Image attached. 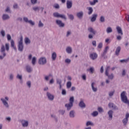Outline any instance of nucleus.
Listing matches in <instances>:
<instances>
[{
    "label": "nucleus",
    "mask_w": 129,
    "mask_h": 129,
    "mask_svg": "<svg viewBox=\"0 0 129 129\" xmlns=\"http://www.w3.org/2000/svg\"><path fill=\"white\" fill-rule=\"evenodd\" d=\"M120 97L121 101L123 102V103H125L126 104H128L129 106V100L127 99V96H126V92L123 91L120 94Z\"/></svg>",
    "instance_id": "f257e3e1"
},
{
    "label": "nucleus",
    "mask_w": 129,
    "mask_h": 129,
    "mask_svg": "<svg viewBox=\"0 0 129 129\" xmlns=\"http://www.w3.org/2000/svg\"><path fill=\"white\" fill-rule=\"evenodd\" d=\"M18 51L22 52L24 50V44L23 43V36H21L20 40L18 42Z\"/></svg>",
    "instance_id": "f03ea898"
},
{
    "label": "nucleus",
    "mask_w": 129,
    "mask_h": 129,
    "mask_svg": "<svg viewBox=\"0 0 129 129\" xmlns=\"http://www.w3.org/2000/svg\"><path fill=\"white\" fill-rule=\"evenodd\" d=\"M5 51H6V48L5 47V45L4 44H2L1 46V53H2L3 55H0V60H3L4 58H5L6 56H7V53H6Z\"/></svg>",
    "instance_id": "7ed1b4c3"
},
{
    "label": "nucleus",
    "mask_w": 129,
    "mask_h": 129,
    "mask_svg": "<svg viewBox=\"0 0 129 129\" xmlns=\"http://www.w3.org/2000/svg\"><path fill=\"white\" fill-rule=\"evenodd\" d=\"M47 63V59L45 57H40L38 60V64L40 65H45Z\"/></svg>",
    "instance_id": "20e7f679"
},
{
    "label": "nucleus",
    "mask_w": 129,
    "mask_h": 129,
    "mask_svg": "<svg viewBox=\"0 0 129 129\" xmlns=\"http://www.w3.org/2000/svg\"><path fill=\"white\" fill-rule=\"evenodd\" d=\"M89 57L92 60H96L98 57V55L96 52H93L90 54Z\"/></svg>",
    "instance_id": "39448f33"
},
{
    "label": "nucleus",
    "mask_w": 129,
    "mask_h": 129,
    "mask_svg": "<svg viewBox=\"0 0 129 129\" xmlns=\"http://www.w3.org/2000/svg\"><path fill=\"white\" fill-rule=\"evenodd\" d=\"M21 122L23 127H28V126H29V121L22 119L21 120Z\"/></svg>",
    "instance_id": "423d86ee"
},
{
    "label": "nucleus",
    "mask_w": 129,
    "mask_h": 129,
    "mask_svg": "<svg viewBox=\"0 0 129 129\" xmlns=\"http://www.w3.org/2000/svg\"><path fill=\"white\" fill-rule=\"evenodd\" d=\"M56 24L59 27V28H64L65 27V24L62 22V21L60 20H57L56 21Z\"/></svg>",
    "instance_id": "0eeeda50"
},
{
    "label": "nucleus",
    "mask_w": 129,
    "mask_h": 129,
    "mask_svg": "<svg viewBox=\"0 0 129 129\" xmlns=\"http://www.w3.org/2000/svg\"><path fill=\"white\" fill-rule=\"evenodd\" d=\"M128 117H129V113H127L125 114V118L122 120V122L124 125H126V123H127V121H128Z\"/></svg>",
    "instance_id": "6e6552de"
},
{
    "label": "nucleus",
    "mask_w": 129,
    "mask_h": 129,
    "mask_svg": "<svg viewBox=\"0 0 129 129\" xmlns=\"http://www.w3.org/2000/svg\"><path fill=\"white\" fill-rule=\"evenodd\" d=\"M46 96H47L49 100H50V101H53L54 100V96L53 95L50 93V92H47L46 93Z\"/></svg>",
    "instance_id": "1a4fd4ad"
},
{
    "label": "nucleus",
    "mask_w": 129,
    "mask_h": 129,
    "mask_svg": "<svg viewBox=\"0 0 129 129\" xmlns=\"http://www.w3.org/2000/svg\"><path fill=\"white\" fill-rule=\"evenodd\" d=\"M108 106L109 107H110V108H111L114 109V110H118V109L117 106L114 105V104H113V103H109Z\"/></svg>",
    "instance_id": "9d476101"
},
{
    "label": "nucleus",
    "mask_w": 129,
    "mask_h": 129,
    "mask_svg": "<svg viewBox=\"0 0 129 129\" xmlns=\"http://www.w3.org/2000/svg\"><path fill=\"white\" fill-rule=\"evenodd\" d=\"M98 17V15L96 14H94L92 15V17L91 18V22H95L96 21V19Z\"/></svg>",
    "instance_id": "9b49d317"
},
{
    "label": "nucleus",
    "mask_w": 129,
    "mask_h": 129,
    "mask_svg": "<svg viewBox=\"0 0 129 129\" xmlns=\"http://www.w3.org/2000/svg\"><path fill=\"white\" fill-rule=\"evenodd\" d=\"M121 50V47L120 46H117L116 48L115 51V54L116 56H118L119 55V53H120V51Z\"/></svg>",
    "instance_id": "f8f14e48"
},
{
    "label": "nucleus",
    "mask_w": 129,
    "mask_h": 129,
    "mask_svg": "<svg viewBox=\"0 0 129 129\" xmlns=\"http://www.w3.org/2000/svg\"><path fill=\"white\" fill-rule=\"evenodd\" d=\"M116 30L119 35H121V36H122L123 35V33L122 32V29H121V28L119 26H117L116 27Z\"/></svg>",
    "instance_id": "ddd939ff"
},
{
    "label": "nucleus",
    "mask_w": 129,
    "mask_h": 129,
    "mask_svg": "<svg viewBox=\"0 0 129 129\" xmlns=\"http://www.w3.org/2000/svg\"><path fill=\"white\" fill-rule=\"evenodd\" d=\"M108 117L109 118V120H111L112 119L113 117V111L110 110L108 112Z\"/></svg>",
    "instance_id": "4468645a"
},
{
    "label": "nucleus",
    "mask_w": 129,
    "mask_h": 129,
    "mask_svg": "<svg viewBox=\"0 0 129 129\" xmlns=\"http://www.w3.org/2000/svg\"><path fill=\"white\" fill-rule=\"evenodd\" d=\"M79 105L80 107H81L82 108H85V107H86V105H85V103L82 100H81L80 103H79Z\"/></svg>",
    "instance_id": "2eb2a0df"
},
{
    "label": "nucleus",
    "mask_w": 129,
    "mask_h": 129,
    "mask_svg": "<svg viewBox=\"0 0 129 129\" xmlns=\"http://www.w3.org/2000/svg\"><path fill=\"white\" fill-rule=\"evenodd\" d=\"M87 10H88V15L90 16V15H92V13H93V8L92 7H87Z\"/></svg>",
    "instance_id": "dca6fc26"
},
{
    "label": "nucleus",
    "mask_w": 129,
    "mask_h": 129,
    "mask_svg": "<svg viewBox=\"0 0 129 129\" xmlns=\"http://www.w3.org/2000/svg\"><path fill=\"white\" fill-rule=\"evenodd\" d=\"M1 100L2 101L4 106L7 107V108H9V103H8V102H7V101H6L5 99L1 98Z\"/></svg>",
    "instance_id": "f3484780"
},
{
    "label": "nucleus",
    "mask_w": 129,
    "mask_h": 129,
    "mask_svg": "<svg viewBox=\"0 0 129 129\" xmlns=\"http://www.w3.org/2000/svg\"><path fill=\"white\" fill-rule=\"evenodd\" d=\"M83 12L81 11L77 13V17L78 18V19H81L82 18H83Z\"/></svg>",
    "instance_id": "a211bd4d"
},
{
    "label": "nucleus",
    "mask_w": 129,
    "mask_h": 129,
    "mask_svg": "<svg viewBox=\"0 0 129 129\" xmlns=\"http://www.w3.org/2000/svg\"><path fill=\"white\" fill-rule=\"evenodd\" d=\"M67 9H71V8H72V1H67Z\"/></svg>",
    "instance_id": "6ab92c4d"
},
{
    "label": "nucleus",
    "mask_w": 129,
    "mask_h": 129,
    "mask_svg": "<svg viewBox=\"0 0 129 129\" xmlns=\"http://www.w3.org/2000/svg\"><path fill=\"white\" fill-rule=\"evenodd\" d=\"M26 71H27L28 73H31V72L33 71V69L29 65H27L26 66Z\"/></svg>",
    "instance_id": "aec40b11"
},
{
    "label": "nucleus",
    "mask_w": 129,
    "mask_h": 129,
    "mask_svg": "<svg viewBox=\"0 0 129 129\" xmlns=\"http://www.w3.org/2000/svg\"><path fill=\"white\" fill-rule=\"evenodd\" d=\"M69 115L71 118H74V117H75V111L73 110L71 111Z\"/></svg>",
    "instance_id": "412c9836"
},
{
    "label": "nucleus",
    "mask_w": 129,
    "mask_h": 129,
    "mask_svg": "<svg viewBox=\"0 0 129 129\" xmlns=\"http://www.w3.org/2000/svg\"><path fill=\"white\" fill-rule=\"evenodd\" d=\"M72 106H73V104H71V103L66 104L65 105V107L67 108L68 110H70Z\"/></svg>",
    "instance_id": "4be33fe9"
},
{
    "label": "nucleus",
    "mask_w": 129,
    "mask_h": 129,
    "mask_svg": "<svg viewBox=\"0 0 129 129\" xmlns=\"http://www.w3.org/2000/svg\"><path fill=\"white\" fill-rule=\"evenodd\" d=\"M56 83L59 85V89H61L62 88V80L59 79H57Z\"/></svg>",
    "instance_id": "5701e85b"
},
{
    "label": "nucleus",
    "mask_w": 129,
    "mask_h": 129,
    "mask_svg": "<svg viewBox=\"0 0 129 129\" xmlns=\"http://www.w3.org/2000/svg\"><path fill=\"white\" fill-rule=\"evenodd\" d=\"M88 30L90 33H92L93 35H95L96 34V31L94 30V29L92 27H90L88 29Z\"/></svg>",
    "instance_id": "b1692460"
},
{
    "label": "nucleus",
    "mask_w": 129,
    "mask_h": 129,
    "mask_svg": "<svg viewBox=\"0 0 129 129\" xmlns=\"http://www.w3.org/2000/svg\"><path fill=\"white\" fill-rule=\"evenodd\" d=\"M94 85H95V83L94 82L92 83L91 84L92 89L94 92H96V91H97V88L95 87Z\"/></svg>",
    "instance_id": "393cba45"
},
{
    "label": "nucleus",
    "mask_w": 129,
    "mask_h": 129,
    "mask_svg": "<svg viewBox=\"0 0 129 129\" xmlns=\"http://www.w3.org/2000/svg\"><path fill=\"white\" fill-rule=\"evenodd\" d=\"M3 21H7L10 19V16L8 14H4L2 17Z\"/></svg>",
    "instance_id": "a878e982"
},
{
    "label": "nucleus",
    "mask_w": 129,
    "mask_h": 129,
    "mask_svg": "<svg viewBox=\"0 0 129 129\" xmlns=\"http://www.w3.org/2000/svg\"><path fill=\"white\" fill-rule=\"evenodd\" d=\"M24 42L26 45H28V44H31V40H30V38L28 37H25L24 39Z\"/></svg>",
    "instance_id": "bb28decb"
},
{
    "label": "nucleus",
    "mask_w": 129,
    "mask_h": 129,
    "mask_svg": "<svg viewBox=\"0 0 129 129\" xmlns=\"http://www.w3.org/2000/svg\"><path fill=\"white\" fill-rule=\"evenodd\" d=\"M66 52L68 54H71V53H72V48H71V47H70V46H68L66 48Z\"/></svg>",
    "instance_id": "cd10ccee"
},
{
    "label": "nucleus",
    "mask_w": 129,
    "mask_h": 129,
    "mask_svg": "<svg viewBox=\"0 0 129 129\" xmlns=\"http://www.w3.org/2000/svg\"><path fill=\"white\" fill-rule=\"evenodd\" d=\"M51 58L53 61H55V60H56V58H57V54L56 52H54L52 53L51 55Z\"/></svg>",
    "instance_id": "c85d7f7f"
},
{
    "label": "nucleus",
    "mask_w": 129,
    "mask_h": 129,
    "mask_svg": "<svg viewBox=\"0 0 129 129\" xmlns=\"http://www.w3.org/2000/svg\"><path fill=\"white\" fill-rule=\"evenodd\" d=\"M89 3L91 6H95L98 3V0H93V2L90 1Z\"/></svg>",
    "instance_id": "c756f323"
},
{
    "label": "nucleus",
    "mask_w": 129,
    "mask_h": 129,
    "mask_svg": "<svg viewBox=\"0 0 129 129\" xmlns=\"http://www.w3.org/2000/svg\"><path fill=\"white\" fill-rule=\"evenodd\" d=\"M106 76H107L108 79H110L111 80H112V79L114 78V76H113V74H111L110 75L108 74V75H106Z\"/></svg>",
    "instance_id": "7c9ffc66"
},
{
    "label": "nucleus",
    "mask_w": 129,
    "mask_h": 129,
    "mask_svg": "<svg viewBox=\"0 0 129 129\" xmlns=\"http://www.w3.org/2000/svg\"><path fill=\"white\" fill-rule=\"evenodd\" d=\"M110 70V66L106 67L105 69V75H108V72H109V70Z\"/></svg>",
    "instance_id": "2f4dec72"
},
{
    "label": "nucleus",
    "mask_w": 129,
    "mask_h": 129,
    "mask_svg": "<svg viewBox=\"0 0 129 129\" xmlns=\"http://www.w3.org/2000/svg\"><path fill=\"white\" fill-rule=\"evenodd\" d=\"M101 56L103 59H107V55H106V52L104 51L101 53Z\"/></svg>",
    "instance_id": "473e14b6"
},
{
    "label": "nucleus",
    "mask_w": 129,
    "mask_h": 129,
    "mask_svg": "<svg viewBox=\"0 0 129 129\" xmlns=\"http://www.w3.org/2000/svg\"><path fill=\"white\" fill-rule=\"evenodd\" d=\"M91 115L94 117H95L98 115V112L97 111H95L91 113Z\"/></svg>",
    "instance_id": "72a5a7b5"
},
{
    "label": "nucleus",
    "mask_w": 129,
    "mask_h": 129,
    "mask_svg": "<svg viewBox=\"0 0 129 129\" xmlns=\"http://www.w3.org/2000/svg\"><path fill=\"white\" fill-rule=\"evenodd\" d=\"M36 61H37V58H36V57H33L32 60V65H33V66L36 64Z\"/></svg>",
    "instance_id": "f704fd0d"
},
{
    "label": "nucleus",
    "mask_w": 129,
    "mask_h": 129,
    "mask_svg": "<svg viewBox=\"0 0 129 129\" xmlns=\"http://www.w3.org/2000/svg\"><path fill=\"white\" fill-rule=\"evenodd\" d=\"M71 86H72V83H71V82H68L67 83V88L69 89V88H71Z\"/></svg>",
    "instance_id": "c9c22d12"
},
{
    "label": "nucleus",
    "mask_w": 129,
    "mask_h": 129,
    "mask_svg": "<svg viewBox=\"0 0 129 129\" xmlns=\"http://www.w3.org/2000/svg\"><path fill=\"white\" fill-rule=\"evenodd\" d=\"M106 32L107 33V34L112 33V29L111 28V27H107V28L106 29Z\"/></svg>",
    "instance_id": "e433bc0d"
},
{
    "label": "nucleus",
    "mask_w": 129,
    "mask_h": 129,
    "mask_svg": "<svg viewBox=\"0 0 129 129\" xmlns=\"http://www.w3.org/2000/svg\"><path fill=\"white\" fill-rule=\"evenodd\" d=\"M67 15L70 20H71L72 21H73V20H74V16H73V15L69 14H68Z\"/></svg>",
    "instance_id": "4c0bfd02"
},
{
    "label": "nucleus",
    "mask_w": 129,
    "mask_h": 129,
    "mask_svg": "<svg viewBox=\"0 0 129 129\" xmlns=\"http://www.w3.org/2000/svg\"><path fill=\"white\" fill-rule=\"evenodd\" d=\"M129 61V57L126 58V59H121L120 60V62L121 63H127V62H128Z\"/></svg>",
    "instance_id": "58836bf2"
},
{
    "label": "nucleus",
    "mask_w": 129,
    "mask_h": 129,
    "mask_svg": "<svg viewBox=\"0 0 129 129\" xmlns=\"http://www.w3.org/2000/svg\"><path fill=\"white\" fill-rule=\"evenodd\" d=\"M53 16L54 18H59L60 14L58 12H55L53 14Z\"/></svg>",
    "instance_id": "ea45409f"
},
{
    "label": "nucleus",
    "mask_w": 129,
    "mask_h": 129,
    "mask_svg": "<svg viewBox=\"0 0 129 129\" xmlns=\"http://www.w3.org/2000/svg\"><path fill=\"white\" fill-rule=\"evenodd\" d=\"M44 27V24L42 23V21L40 20L38 23V27L39 28H42Z\"/></svg>",
    "instance_id": "a19ab883"
},
{
    "label": "nucleus",
    "mask_w": 129,
    "mask_h": 129,
    "mask_svg": "<svg viewBox=\"0 0 129 129\" xmlns=\"http://www.w3.org/2000/svg\"><path fill=\"white\" fill-rule=\"evenodd\" d=\"M5 48H6V51H9L10 50V44L9 43H6L5 44Z\"/></svg>",
    "instance_id": "79ce46f5"
},
{
    "label": "nucleus",
    "mask_w": 129,
    "mask_h": 129,
    "mask_svg": "<svg viewBox=\"0 0 129 129\" xmlns=\"http://www.w3.org/2000/svg\"><path fill=\"white\" fill-rule=\"evenodd\" d=\"M100 21L101 23H104V22H105V18H104V16H101Z\"/></svg>",
    "instance_id": "37998d69"
},
{
    "label": "nucleus",
    "mask_w": 129,
    "mask_h": 129,
    "mask_svg": "<svg viewBox=\"0 0 129 129\" xmlns=\"http://www.w3.org/2000/svg\"><path fill=\"white\" fill-rule=\"evenodd\" d=\"M89 125H94V124H93L91 121H88L86 123V126H88Z\"/></svg>",
    "instance_id": "c03bdc74"
},
{
    "label": "nucleus",
    "mask_w": 129,
    "mask_h": 129,
    "mask_svg": "<svg viewBox=\"0 0 129 129\" xmlns=\"http://www.w3.org/2000/svg\"><path fill=\"white\" fill-rule=\"evenodd\" d=\"M87 71H89L91 73L93 74L94 72V68L91 67L87 70Z\"/></svg>",
    "instance_id": "a18cd8bd"
},
{
    "label": "nucleus",
    "mask_w": 129,
    "mask_h": 129,
    "mask_svg": "<svg viewBox=\"0 0 129 129\" xmlns=\"http://www.w3.org/2000/svg\"><path fill=\"white\" fill-rule=\"evenodd\" d=\"M51 76H52V75H51V74H49L48 76H46L44 77L45 80H46V81H48L49 78H50V77H51Z\"/></svg>",
    "instance_id": "49530a36"
},
{
    "label": "nucleus",
    "mask_w": 129,
    "mask_h": 129,
    "mask_svg": "<svg viewBox=\"0 0 129 129\" xmlns=\"http://www.w3.org/2000/svg\"><path fill=\"white\" fill-rule=\"evenodd\" d=\"M74 102V97H71L70 98V103L73 104Z\"/></svg>",
    "instance_id": "de8ad7c7"
},
{
    "label": "nucleus",
    "mask_w": 129,
    "mask_h": 129,
    "mask_svg": "<svg viewBox=\"0 0 129 129\" xmlns=\"http://www.w3.org/2000/svg\"><path fill=\"white\" fill-rule=\"evenodd\" d=\"M32 5H36L38 3V0H30Z\"/></svg>",
    "instance_id": "09e8293b"
},
{
    "label": "nucleus",
    "mask_w": 129,
    "mask_h": 129,
    "mask_svg": "<svg viewBox=\"0 0 129 129\" xmlns=\"http://www.w3.org/2000/svg\"><path fill=\"white\" fill-rule=\"evenodd\" d=\"M59 18H61V19H63V20H66L67 19L66 18V16L63 14H59Z\"/></svg>",
    "instance_id": "8fccbe9b"
},
{
    "label": "nucleus",
    "mask_w": 129,
    "mask_h": 129,
    "mask_svg": "<svg viewBox=\"0 0 129 129\" xmlns=\"http://www.w3.org/2000/svg\"><path fill=\"white\" fill-rule=\"evenodd\" d=\"M16 78H17V79H19V80H23V76L22 75H20L19 74H18Z\"/></svg>",
    "instance_id": "3c124183"
},
{
    "label": "nucleus",
    "mask_w": 129,
    "mask_h": 129,
    "mask_svg": "<svg viewBox=\"0 0 129 129\" xmlns=\"http://www.w3.org/2000/svg\"><path fill=\"white\" fill-rule=\"evenodd\" d=\"M26 84L27 85V86H28L29 88H31V85L32 84V83L31 82V81H28L27 82Z\"/></svg>",
    "instance_id": "603ef678"
},
{
    "label": "nucleus",
    "mask_w": 129,
    "mask_h": 129,
    "mask_svg": "<svg viewBox=\"0 0 129 129\" xmlns=\"http://www.w3.org/2000/svg\"><path fill=\"white\" fill-rule=\"evenodd\" d=\"M32 9H33V11H34V12H37V11H39V10H40V8L38 7H33Z\"/></svg>",
    "instance_id": "864d4df0"
},
{
    "label": "nucleus",
    "mask_w": 129,
    "mask_h": 129,
    "mask_svg": "<svg viewBox=\"0 0 129 129\" xmlns=\"http://www.w3.org/2000/svg\"><path fill=\"white\" fill-rule=\"evenodd\" d=\"M53 8H54V9H60V6H59V4H55L53 5Z\"/></svg>",
    "instance_id": "5fc2aeb1"
},
{
    "label": "nucleus",
    "mask_w": 129,
    "mask_h": 129,
    "mask_svg": "<svg viewBox=\"0 0 129 129\" xmlns=\"http://www.w3.org/2000/svg\"><path fill=\"white\" fill-rule=\"evenodd\" d=\"M51 117L52 118H54V119L55 120V121H58V118L56 117V115H51Z\"/></svg>",
    "instance_id": "6e6d98bb"
},
{
    "label": "nucleus",
    "mask_w": 129,
    "mask_h": 129,
    "mask_svg": "<svg viewBox=\"0 0 129 129\" xmlns=\"http://www.w3.org/2000/svg\"><path fill=\"white\" fill-rule=\"evenodd\" d=\"M65 62L67 63V64H70V63H71V59H70L69 58H67L65 60Z\"/></svg>",
    "instance_id": "4d7b16f0"
},
{
    "label": "nucleus",
    "mask_w": 129,
    "mask_h": 129,
    "mask_svg": "<svg viewBox=\"0 0 129 129\" xmlns=\"http://www.w3.org/2000/svg\"><path fill=\"white\" fill-rule=\"evenodd\" d=\"M113 94H114V91H111L109 93V96L111 97L112 96H113Z\"/></svg>",
    "instance_id": "13d9d810"
},
{
    "label": "nucleus",
    "mask_w": 129,
    "mask_h": 129,
    "mask_svg": "<svg viewBox=\"0 0 129 129\" xmlns=\"http://www.w3.org/2000/svg\"><path fill=\"white\" fill-rule=\"evenodd\" d=\"M102 46H103L102 42L99 43L98 45V49H101V48H102Z\"/></svg>",
    "instance_id": "bf43d9fd"
},
{
    "label": "nucleus",
    "mask_w": 129,
    "mask_h": 129,
    "mask_svg": "<svg viewBox=\"0 0 129 129\" xmlns=\"http://www.w3.org/2000/svg\"><path fill=\"white\" fill-rule=\"evenodd\" d=\"M71 35V31H68L67 32L66 37H68Z\"/></svg>",
    "instance_id": "052dcab7"
},
{
    "label": "nucleus",
    "mask_w": 129,
    "mask_h": 129,
    "mask_svg": "<svg viewBox=\"0 0 129 129\" xmlns=\"http://www.w3.org/2000/svg\"><path fill=\"white\" fill-rule=\"evenodd\" d=\"M23 20L25 23H29V19H28V17H24Z\"/></svg>",
    "instance_id": "680f3d73"
},
{
    "label": "nucleus",
    "mask_w": 129,
    "mask_h": 129,
    "mask_svg": "<svg viewBox=\"0 0 129 129\" xmlns=\"http://www.w3.org/2000/svg\"><path fill=\"white\" fill-rule=\"evenodd\" d=\"M28 23L32 25V26H35V22H33L32 20H29Z\"/></svg>",
    "instance_id": "e2e57ef3"
},
{
    "label": "nucleus",
    "mask_w": 129,
    "mask_h": 129,
    "mask_svg": "<svg viewBox=\"0 0 129 129\" xmlns=\"http://www.w3.org/2000/svg\"><path fill=\"white\" fill-rule=\"evenodd\" d=\"M98 111H99V112H103V109L100 107H99L98 108Z\"/></svg>",
    "instance_id": "0e129e2a"
},
{
    "label": "nucleus",
    "mask_w": 129,
    "mask_h": 129,
    "mask_svg": "<svg viewBox=\"0 0 129 129\" xmlns=\"http://www.w3.org/2000/svg\"><path fill=\"white\" fill-rule=\"evenodd\" d=\"M1 34L3 37H5V36H6V32L4 30H2L1 32Z\"/></svg>",
    "instance_id": "69168bd1"
},
{
    "label": "nucleus",
    "mask_w": 129,
    "mask_h": 129,
    "mask_svg": "<svg viewBox=\"0 0 129 129\" xmlns=\"http://www.w3.org/2000/svg\"><path fill=\"white\" fill-rule=\"evenodd\" d=\"M108 49H109V47L108 46H106L103 52L107 53V51H108Z\"/></svg>",
    "instance_id": "338daca9"
},
{
    "label": "nucleus",
    "mask_w": 129,
    "mask_h": 129,
    "mask_svg": "<svg viewBox=\"0 0 129 129\" xmlns=\"http://www.w3.org/2000/svg\"><path fill=\"white\" fill-rule=\"evenodd\" d=\"M5 11L7 13H11V9H10V7H7Z\"/></svg>",
    "instance_id": "774afa93"
}]
</instances>
